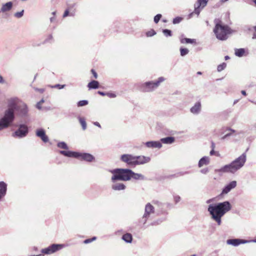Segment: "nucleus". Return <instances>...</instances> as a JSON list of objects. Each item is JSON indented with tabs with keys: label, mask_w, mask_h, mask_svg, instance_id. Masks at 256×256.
<instances>
[{
	"label": "nucleus",
	"mask_w": 256,
	"mask_h": 256,
	"mask_svg": "<svg viewBox=\"0 0 256 256\" xmlns=\"http://www.w3.org/2000/svg\"><path fill=\"white\" fill-rule=\"evenodd\" d=\"M7 191V184L3 182H0V200L4 198Z\"/></svg>",
	"instance_id": "obj_14"
},
{
	"label": "nucleus",
	"mask_w": 256,
	"mask_h": 256,
	"mask_svg": "<svg viewBox=\"0 0 256 256\" xmlns=\"http://www.w3.org/2000/svg\"><path fill=\"white\" fill-rule=\"evenodd\" d=\"M210 161H198V166L202 167L204 165L207 166L209 164Z\"/></svg>",
	"instance_id": "obj_36"
},
{
	"label": "nucleus",
	"mask_w": 256,
	"mask_h": 256,
	"mask_svg": "<svg viewBox=\"0 0 256 256\" xmlns=\"http://www.w3.org/2000/svg\"><path fill=\"white\" fill-rule=\"evenodd\" d=\"M180 55L183 56H184L185 55L187 54L188 53L189 50L188 49H187L186 48H180Z\"/></svg>",
	"instance_id": "obj_30"
},
{
	"label": "nucleus",
	"mask_w": 256,
	"mask_h": 256,
	"mask_svg": "<svg viewBox=\"0 0 256 256\" xmlns=\"http://www.w3.org/2000/svg\"><path fill=\"white\" fill-rule=\"evenodd\" d=\"M163 33L166 36H172V32L169 30H167V29L164 30H163Z\"/></svg>",
	"instance_id": "obj_38"
},
{
	"label": "nucleus",
	"mask_w": 256,
	"mask_h": 256,
	"mask_svg": "<svg viewBox=\"0 0 256 256\" xmlns=\"http://www.w3.org/2000/svg\"><path fill=\"white\" fill-rule=\"evenodd\" d=\"M98 93L99 94H100V95H101V96H106V93H104V92H100V91H98Z\"/></svg>",
	"instance_id": "obj_50"
},
{
	"label": "nucleus",
	"mask_w": 256,
	"mask_h": 256,
	"mask_svg": "<svg viewBox=\"0 0 256 256\" xmlns=\"http://www.w3.org/2000/svg\"><path fill=\"white\" fill-rule=\"evenodd\" d=\"M201 104L200 102H196L190 109V112L193 114H198L200 110Z\"/></svg>",
	"instance_id": "obj_20"
},
{
	"label": "nucleus",
	"mask_w": 256,
	"mask_h": 256,
	"mask_svg": "<svg viewBox=\"0 0 256 256\" xmlns=\"http://www.w3.org/2000/svg\"><path fill=\"white\" fill-rule=\"evenodd\" d=\"M0 83L3 84L4 83V80L2 76L0 75Z\"/></svg>",
	"instance_id": "obj_52"
},
{
	"label": "nucleus",
	"mask_w": 256,
	"mask_h": 256,
	"mask_svg": "<svg viewBox=\"0 0 256 256\" xmlns=\"http://www.w3.org/2000/svg\"><path fill=\"white\" fill-rule=\"evenodd\" d=\"M58 146L62 149L68 150V146L64 142H60L57 144Z\"/></svg>",
	"instance_id": "obj_28"
},
{
	"label": "nucleus",
	"mask_w": 256,
	"mask_h": 256,
	"mask_svg": "<svg viewBox=\"0 0 256 256\" xmlns=\"http://www.w3.org/2000/svg\"><path fill=\"white\" fill-rule=\"evenodd\" d=\"M12 6V2H8L4 4L1 8L3 12H7L11 10Z\"/></svg>",
	"instance_id": "obj_22"
},
{
	"label": "nucleus",
	"mask_w": 256,
	"mask_h": 256,
	"mask_svg": "<svg viewBox=\"0 0 256 256\" xmlns=\"http://www.w3.org/2000/svg\"><path fill=\"white\" fill-rule=\"evenodd\" d=\"M200 160H206V158L205 157H203L200 159Z\"/></svg>",
	"instance_id": "obj_61"
},
{
	"label": "nucleus",
	"mask_w": 256,
	"mask_h": 256,
	"mask_svg": "<svg viewBox=\"0 0 256 256\" xmlns=\"http://www.w3.org/2000/svg\"><path fill=\"white\" fill-rule=\"evenodd\" d=\"M99 86V82L96 80H92L88 84V87L89 89H96Z\"/></svg>",
	"instance_id": "obj_23"
},
{
	"label": "nucleus",
	"mask_w": 256,
	"mask_h": 256,
	"mask_svg": "<svg viewBox=\"0 0 256 256\" xmlns=\"http://www.w3.org/2000/svg\"><path fill=\"white\" fill-rule=\"evenodd\" d=\"M236 186V182L233 180L226 184L222 189V193L226 194Z\"/></svg>",
	"instance_id": "obj_13"
},
{
	"label": "nucleus",
	"mask_w": 256,
	"mask_h": 256,
	"mask_svg": "<svg viewBox=\"0 0 256 256\" xmlns=\"http://www.w3.org/2000/svg\"><path fill=\"white\" fill-rule=\"evenodd\" d=\"M106 95L111 98H115L116 96V95L114 94L110 93V92L106 93Z\"/></svg>",
	"instance_id": "obj_47"
},
{
	"label": "nucleus",
	"mask_w": 256,
	"mask_h": 256,
	"mask_svg": "<svg viewBox=\"0 0 256 256\" xmlns=\"http://www.w3.org/2000/svg\"><path fill=\"white\" fill-rule=\"evenodd\" d=\"M79 122L82 126V129L84 130H85L86 128V124L85 121V120L84 118H79Z\"/></svg>",
	"instance_id": "obj_29"
},
{
	"label": "nucleus",
	"mask_w": 256,
	"mask_h": 256,
	"mask_svg": "<svg viewBox=\"0 0 256 256\" xmlns=\"http://www.w3.org/2000/svg\"><path fill=\"white\" fill-rule=\"evenodd\" d=\"M91 72L93 74L94 77V78L96 79V78H98V74H97L96 72L94 69H92L91 70Z\"/></svg>",
	"instance_id": "obj_44"
},
{
	"label": "nucleus",
	"mask_w": 256,
	"mask_h": 256,
	"mask_svg": "<svg viewBox=\"0 0 256 256\" xmlns=\"http://www.w3.org/2000/svg\"><path fill=\"white\" fill-rule=\"evenodd\" d=\"M128 164L130 167H134L136 165L144 164L146 163L147 161H125Z\"/></svg>",
	"instance_id": "obj_17"
},
{
	"label": "nucleus",
	"mask_w": 256,
	"mask_h": 256,
	"mask_svg": "<svg viewBox=\"0 0 256 256\" xmlns=\"http://www.w3.org/2000/svg\"><path fill=\"white\" fill-rule=\"evenodd\" d=\"M20 101L18 98H11L8 100V108L4 116L0 120V130L7 128L14 120V110L17 108Z\"/></svg>",
	"instance_id": "obj_2"
},
{
	"label": "nucleus",
	"mask_w": 256,
	"mask_h": 256,
	"mask_svg": "<svg viewBox=\"0 0 256 256\" xmlns=\"http://www.w3.org/2000/svg\"><path fill=\"white\" fill-rule=\"evenodd\" d=\"M40 105L41 104H40V102H38L36 104V108L38 109H40L41 108V106H40Z\"/></svg>",
	"instance_id": "obj_53"
},
{
	"label": "nucleus",
	"mask_w": 256,
	"mask_h": 256,
	"mask_svg": "<svg viewBox=\"0 0 256 256\" xmlns=\"http://www.w3.org/2000/svg\"><path fill=\"white\" fill-rule=\"evenodd\" d=\"M64 247V246L61 244H54L47 248H42L41 250L42 253L45 254H50L54 253L58 250H60Z\"/></svg>",
	"instance_id": "obj_9"
},
{
	"label": "nucleus",
	"mask_w": 256,
	"mask_h": 256,
	"mask_svg": "<svg viewBox=\"0 0 256 256\" xmlns=\"http://www.w3.org/2000/svg\"><path fill=\"white\" fill-rule=\"evenodd\" d=\"M94 124L97 126H99V127H100V124L98 122H96L94 123Z\"/></svg>",
	"instance_id": "obj_58"
},
{
	"label": "nucleus",
	"mask_w": 256,
	"mask_h": 256,
	"mask_svg": "<svg viewBox=\"0 0 256 256\" xmlns=\"http://www.w3.org/2000/svg\"><path fill=\"white\" fill-rule=\"evenodd\" d=\"M136 158L131 155L124 154L121 156V160H134Z\"/></svg>",
	"instance_id": "obj_26"
},
{
	"label": "nucleus",
	"mask_w": 256,
	"mask_h": 256,
	"mask_svg": "<svg viewBox=\"0 0 256 256\" xmlns=\"http://www.w3.org/2000/svg\"><path fill=\"white\" fill-rule=\"evenodd\" d=\"M174 201L176 202V204H177L178 202L181 199L180 197L179 196H174Z\"/></svg>",
	"instance_id": "obj_41"
},
{
	"label": "nucleus",
	"mask_w": 256,
	"mask_h": 256,
	"mask_svg": "<svg viewBox=\"0 0 256 256\" xmlns=\"http://www.w3.org/2000/svg\"><path fill=\"white\" fill-rule=\"evenodd\" d=\"M156 34V32L153 29H152L146 32V36L148 37L153 36Z\"/></svg>",
	"instance_id": "obj_34"
},
{
	"label": "nucleus",
	"mask_w": 256,
	"mask_h": 256,
	"mask_svg": "<svg viewBox=\"0 0 256 256\" xmlns=\"http://www.w3.org/2000/svg\"><path fill=\"white\" fill-rule=\"evenodd\" d=\"M215 24L214 28V32L216 38L220 40H226L228 35L232 33V30L228 25L223 24L222 22L219 18H216L214 20Z\"/></svg>",
	"instance_id": "obj_3"
},
{
	"label": "nucleus",
	"mask_w": 256,
	"mask_h": 256,
	"mask_svg": "<svg viewBox=\"0 0 256 256\" xmlns=\"http://www.w3.org/2000/svg\"><path fill=\"white\" fill-rule=\"evenodd\" d=\"M232 208L228 201L210 204L208 206V211L211 218L215 221L218 226L222 224V218Z\"/></svg>",
	"instance_id": "obj_1"
},
{
	"label": "nucleus",
	"mask_w": 256,
	"mask_h": 256,
	"mask_svg": "<svg viewBox=\"0 0 256 256\" xmlns=\"http://www.w3.org/2000/svg\"><path fill=\"white\" fill-rule=\"evenodd\" d=\"M164 220V219L158 220L156 222H154L152 223H151L150 225L154 226V225H156V224H159L161 222H162Z\"/></svg>",
	"instance_id": "obj_40"
},
{
	"label": "nucleus",
	"mask_w": 256,
	"mask_h": 256,
	"mask_svg": "<svg viewBox=\"0 0 256 256\" xmlns=\"http://www.w3.org/2000/svg\"><path fill=\"white\" fill-rule=\"evenodd\" d=\"M200 172L203 174H206L208 172V168H202L200 170Z\"/></svg>",
	"instance_id": "obj_43"
},
{
	"label": "nucleus",
	"mask_w": 256,
	"mask_h": 256,
	"mask_svg": "<svg viewBox=\"0 0 256 256\" xmlns=\"http://www.w3.org/2000/svg\"><path fill=\"white\" fill-rule=\"evenodd\" d=\"M202 74V73L200 72H197V74Z\"/></svg>",
	"instance_id": "obj_63"
},
{
	"label": "nucleus",
	"mask_w": 256,
	"mask_h": 256,
	"mask_svg": "<svg viewBox=\"0 0 256 256\" xmlns=\"http://www.w3.org/2000/svg\"><path fill=\"white\" fill-rule=\"evenodd\" d=\"M254 30H255V32H256V26H254Z\"/></svg>",
	"instance_id": "obj_64"
},
{
	"label": "nucleus",
	"mask_w": 256,
	"mask_h": 256,
	"mask_svg": "<svg viewBox=\"0 0 256 256\" xmlns=\"http://www.w3.org/2000/svg\"><path fill=\"white\" fill-rule=\"evenodd\" d=\"M164 80V78L162 77H160L158 78V80L155 82H145L143 85L144 90V92H151L156 88L161 82Z\"/></svg>",
	"instance_id": "obj_8"
},
{
	"label": "nucleus",
	"mask_w": 256,
	"mask_h": 256,
	"mask_svg": "<svg viewBox=\"0 0 256 256\" xmlns=\"http://www.w3.org/2000/svg\"><path fill=\"white\" fill-rule=\"evenodd\" d=\"M96 239V237L94 236L91 238H88V239L85 240L84 241V243L85 244H88L92 242L95 240Z\"/></svg>",
	"instance_id": "obj_33"
},
{
	"label": "nucleus",
	"mask_w": 256,
	"mask_h": 256,
	"mask_svg": "<svg viewBox=\"0 0 256 256\" xmlns=\"http://www.w3.org/2000/svg\"><path fill=\"white\" fill-rule=\"evenodd\" d=\"M36 134L38 136L40 137L44 142H48V137L46 134L44 130H43L42 129L38 130L36 131Z\"/></svg>",
	"instance_id": "obj_15"
},
{
	"label": "nucleus",
	"mask_w": 256,
	"mask_h": 256,
	"mask_svg": "<svg viewBox=\"0 0 256 256\" xmlns=\"http://www.w3.org/2000/svg\"><path fill=\"white\" fill-rule=\"evenodd\" d=\"M131 172L132 174H130V180L131 178H133L134 180H144V176L142 175V174H137L134 172L133 171L131 170Z\"/></svg>",
	"instance_id": "obj_21"
},
{
	"label": "nucleus",
	"mask_w": 256,
	"mask_h": 256,
	"mask_svg": "<svg viewBox=\"0 0 256 256\" xmlns=\"http://www.w3.org/2000/svg\"><path fill=\"white\" fill-rule=\"evenodd\" d=\"M248 241L245 240L239 239V238H232L228 239L226 241V243L228 244L232 245L234 246H238L240 244H244L248 243Z\"/></svg>",
	"instance_id": "obj_11"
},
{
	"label": "nucleus",
	"mask_w": 256,
	"mask_h": 256,
	"mask_svg": "<svg viewBox=\"0 0 256 256\" xmlns=\"http://www.w3.org/2000/svg\"><path fill=\"white\" fill-rule=\"evenodd\" d=\"M146 146L152 148H160L162 146L160 142H148L146 144Z\"/></svg>",
	"instance_id": "obj_16"
},
{
	"label": "nucleus",
	"mask_w": 256,
	"mask_h": 256,
	"mask_svg": "<svg viewBox=\"0 0 256 256\" xmlns=\"http://www.w3.org/2000/svg\"><path fill=\"white\" fill-rule=\"evenodd\" d=\"M60 153L68 157L82 160H93L94 158L92 154L88 153H81L69 150H61Z\"/></svg>",
	"instance_id": "obj_6"
},
{
	"label": "nucleus",
	"mask_w": 256,
	"mask_h": 256,
	"mask_svg": "<svg viewBox=\"0 0 256 256\" xmlns=\"http://www.w3.org/2000/svg\"><path fill=\"white\" fill-rule=\"evenodd\" d=\"M56 12H52V14H53L54 16H55ZM54 20H55V18H54V16L52 17V18H50V22H54Z\"/></svg>",
	"instance_id": "obj_49"
},
{
	"label": "nucleus",
	"mask_w": 256,
	"mask_h": 256,
	"mask_svg": "<svg viewBox=\"0 0 256 256\" xmlns=\"http://www.w3.org/2000/svg\"><path fill=\"white\" fill-rule=\"evenodd\" d=\"M24 10H22L20 12H17L14 14V16L17 18H20L24 14Z\"/></svg>",
	"instance_id": "obj_39"
},
{
	"label": "nucleus",
	"mask_w": 256,
	"mask_h": 256,
	"mask_svg": "<svg viewBox=\"0 0 256 256\" xmlns=\"http://www.w3.org/2000/svg\"><path fill=\"white\" fill-rule=\"evenodd\" d=\"M228 0H220V2L222 3L225 2H226L228 1Z\"/></svg>",
	"instance_id": "obj_60"
},
{
	"label": "nucleus",
	"mask_w": 256,
	"mask_h": 256,
	"mask_svg": "<svg viewBox=\"0 0 256 256\" xmlns=\"http://www.w3.org/2000/svg\"><path fill=\"white\" fill-rule=\"evenodd\" d=\"M111 172L112 174V180L113 182L116 180H129L130 174H132L131 170L128 168H115L111 170Z\"/></svg>",
	"instance_id": "obj_4"
},
{
	"label": "nucleus",
	"mask_w": 256,
	"mask_h": 256,
	"mask_svg": "<svg viewBox=\"0 0 256 256\" xmlns=\"http://www.w3.org/2000/svg\"><path fill=\"white\" fill-rule=\"evenodd\" d=\"M209 0H198L194 4V13L198 15L202 10L205 7ZM193 12L190 14L192 15Z\"/></svg>",
	"instance_id": "obj_10"
},
{
	"label": "nucleus",
	"mask_w": 256,
	"mask_h": 256,
	"mask_svg": "<svg viewBox=\"0 0 256 256\" xmlns=\"http://www.w3.org/2000/svg\"><path fill=\"white\" fill-rule=\"evenodd\" d=\"M162 18V15L160 14H156L154 18V22L157 24L160 20V18Z\"/></svg>",
	"instance_id": "obj_37"
},
{
	"label": "nucleus",
	"mask_w": 256,
	"mask_h": 256,
	"mask_svg": "<svg viewBox=\"0 0 256 256\" xmlns=\"http://www.w3.org/2000/svg\"><path fill=\"white\" fill-rule=\"evenodd\" d=\"M246 155L245 154H243L242 155H241L240 156H239L238 158H236V160H246Z\"/></svg>",
	"instance_id": "obj_42"
},
{
	"label": "nucleus",
	"mask_w": 256,
	"mask_h": 256,
	"mask_svg": "<svg viewBox=\"0 0 256 256\" xmlns=\"http://www.w3.org/2000/svg\"><path fill=\"white\" fill-rule=\"evenodd\" d=\"M154 206L150 203L146 204L144 208V212L138 220L139 224L144 226L150 218L151 215L154 213Z\"/></svg>",
	"instance_id": "obj_7"
},
{
	"label": "nucleus",
	"mask_w": 256,
	"mask_h": 256,
	"mask_svg": "<svg viewBox=\"0 0 256 256\" xmlns=\"http://www.w3.org/2000/svg\"><path fill=\"white\" fill-rule=\"evenodd\" d=\"M180 42L182 44H196V40L190 39L188 38H184L181 39Z\"/></svg>",
	"instance_id": "obj_25"
},
{
	"label": "nucleus",
	"mask_w": 256,
	"mask_h": 256,
	"mask_svg": "<svg viewBox=\"0 0 256 256\" xmlns=\"http://www.w3.org/2000/svg\"><path fill=\"white\" fill-rule=\"evenodd\" d=\"M182 20L181 17H176L173 20V24H176L180 23Z\"/></svg>",
	"instance_id": "obj_35"
},
{
	"label": "nucleus",
	"mask_w": 256,
	"mask_h": 256,
	"mask_svg": "<svg viewBox=\"0 0 256 256\" xmlns=\"http://www.w3.org/2000/svg\"><path fill=\"white\" fill-rule=\"evenodd\" d=\"M215 147H216L215 144L213 142H212V145H211L212 150V149L214 150Z\"/></svg>",
	"instance_id": "obj_51"
},
{
	"label": "nucleus",
	"mask_w": 256,
	"mask_h": 256,
	"mask_svg": "<svg viewBox=\"0 0 256 256\" xmlns=\"http://www.w3.org/2000/svg\"><path fill=\"white\" fill-rule=\"evenodd\" d=\"M244 53V50L243 48L236 49L235 51V54L236 56H242Z\"/></svg>",
	"instance_id": "obj_27"
},
{
	"label": "nucleus",
	"mask_w": 256,
	"mask_h": 256,
	"mask_svg": "<svg viewBox=\"0 0 256 256\" xmlns=\"http://www.w3.org/2000/svg\"><path fill=\"white\" fill-rule=\"evenodd\" d=\"M28 132L27 126L24 125H20L19 128L15 132L14 135L18 137H23L26 136Z\"/></svg>",
	"instance_id": "obj_12"
},
{
	"label": "nucleus",
	"mask_w": 256,
	"mask_h": 256,
	"mask_svg": "<svg viewBox=\"0 0 256 256\" xmlns=\"http://www.w3.org/2000/svg\"><path fill=\"white\" fill-rule=\"evenodd\" d=\"M252 38H256V32L254 34Z\"/></svg>",
	"instance_id": "obj_59"
},
{
	"label": "nucleus",
	"mask_w": 256,
	"mask_h": 256,
	"mask_svg": "<svg viewBox=\"0 0 256 256\" xmlns=\"http://www.w3.org/2000/svg\"><path fill=\"white\" fill-rule=\"evenodd\" d=\"M160 141L164 144H172L174 142V137L168 136L162 138Z\"/></svg>",
	"instance_id": "obj_24"
},
{
	"label": "nucleus",
	"mask_w": 256,
	"mask_h": 256,
	"mask_svg": "<svg viewBox=\"0 0 256 256\" xmlns=\"http://www.w3.org/2000/svg\"><path fill=\"white\" fill-rule=\"evenodd\" d=\"M212 201V199H209L206 201L207 204H209Z\"/></svg>",
	"instance_id": "obj_57"
},
{
	"label": "nucleus",
	"mask_w": 256,
	"mask_h": 256,
	"mask_svg": "<svg viewBox=\"0 0 256 256\" xmlns=\"http://www.w3.org/2000/svg\"><path fill=\"white\" fill-rule=\"evenodd\" d=\"M65 86V85H60V84H56L52 86V88H58V89H61L64 88Z\"/></svg>",
	"instance_id": "obj_45"
},
{
	"label": "nucleus",
	"mask_w": 256,
	"mask_h": 256,
	"mask_svg": "<svg viewBox=\"0 0 256 256\" xmlns=\"http://www.w3.org/2000/svg\"><path fill=\"white\" fill-rule=\"evenodd\" d=\"M112 188L115 190H121L126 188V186L122 183H116L112 186Z\"/></svg>",
	"instance_id": "obj_18"
},
{
	"label": "nucleus",
	"mask_w": 256,
	"mask_h": 256,
	"mask_svg": "<svg viewBox=\"0 0 256 256\" xmlns=\"http://www.w3.org/2000/svg\"><path fill=\"white\" fill-rule=\"evenodd\" d=\"M122 240L126 242L131 243L132 240V236L130 233L124 234L122 238Z\"/></svg>",
	"instance_id": "obj_19"
},
{
	"label": "nucleus",
	"mask_w": 256,
	"mask_h": 256,
	"mask_svg": "<svg viewBox=\"0 0 256 256\" xmlns=\"http://www.w3.org/2000/svg\"><path fill=\"white\" fill-rule=\"evenodd\" d=\"M230 134H226L222 138V139H224V138H226L227 136H230Z\"/></svg>",
	"instance_id": "obj_54"
},
{
	"label": "nucleus",
	"mask_w": 256,
	"mask_h": 256,
	"mask_svg": "<svg viewBox=\"0 0 256 256\" xmlns=\"http://www.w3.org/2000/svg\"><path fill=\"white\" fill-rule=\"evenodd\" d=\"M226 66V64L224 62H223L222 64H219L218 66L217 70L218 72H221L225 68Z\"/></svg>",
	"instance_id": "obj_31"
},
{
	"label": "nucleus",
	"mask_w": 256,
	"mask_h": 256,
	"mask_svg": "<svg viewBox=\"0 0 256 256\" xmlns=\"http://www.w3.org/2000/svg\"><path fill=\"white\" fill-rule=\"evenodd\" d=\"M44 102V100H40L39 102H40V104H42V103H43Z\"/></svg>",
	"instance_id": "obj_62"
},
{
	"label": "nucleus",
	"mask_w": 256,
	"mask_h": 256,
	"mask_svg": "<svg viewBox=\"0 0 256 256\" xmlns=\"http://www.w3.org/2000/svg\"><path fill=\"white\" fill-rule=\"evenodd\" d=\"M245 162L246 161H232L229 164L225 165L216 171L234 174L242 168Z\"/></svg>",
	"instance_id": "obj_5"
},
{
	"label": "nucleus",
	"mask_w": 256,
	"mask_h": 256,
	"mask_svg": "<svg viewBox=\"0 0 256 256\" xmlns=\"http://www.w3.org/2000/svg\"><path fill=\"white\" fill-rule=\"evenodd\" d=\"M241 92L244 96H246V91H244V90H242Z\"/></svg>",
	"instance_id": "obj_56"
},
{
	"label": "nucleus",
	"mask_w": 256,
	"mask_h": 256,
	"mask_svg": "<svg viewBox=\"0 0 256 256\" xmlns=\"http://www.w3.org/2000/svg\"><path fill=\"white\" fill-rule=\"evenodd\" d=\"M88 104V101L86 100H80L78 103V106H86Z\"/></svg>",
	"instance_id": "obj_32"
},
{
	"label": "nucleus",
	"mask_w": 256,
	"mask_h": 256,
	"mask_svg": "<svg viewBox=\"0 0 256 256\" xmlns=\"http://www.w3.org/2000/svg\"><path fill=\"white\" fill-rule=\"evenodd\" d=\"M210 155H216V156H218L219 155V154L218 152H216L214 151V150H212L210 152Z\"/></svg>",
	"instance_id": "obj_46"
},
{
	"label": "nucleus",
	"mask_w": 256,
	"mask_h": 256,
	"mask_svg": "<svg viewBox=\"0 0 256 256\" xmlns=\"http://www.w3.org/2000/svg\"><path fill=\"white\" fill-rule=\"evenodd\" d=\"M68 14H69L68 10H66L64 12V14L63 16L64 17L67 16L68 15Z\"/></svg>",
	"instance_id": "obj_48"
},
{
	"label": "nucleus",
	"mask_w": 256,
	"mask_h": 256,
	"mask_svg": "<svg viewBox=\"0 0 256 256\" xmlns=\"http://www.w3.org/2000/svg\"><path fill=\"white\" fill-rule=\"evenodd\" d=\"M248 242H256V239H254V240H248Z\"/></svg>",
	"instance_id": "obj_55"
}]
</instances>
